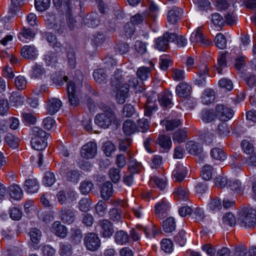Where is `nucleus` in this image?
<instances>
[{
	"label": "nucleus",
	"mask_w": 256,
	"mask_h": 256,
	"mask_svg": "<svg viewBox=\"0 0 256 256\" xmlns=\"http://www.w3.org/2000/svg\"><path fill=\"white\" fill-rule=\"evenodd\" d=\"M52 232L56 236L64 238L67 235L68 230L66 226L56 221L52 224Z\"/></svg>",
	"instance_id": "obj_24"
},
{
	"label": "nucleus",
	"mask_w": 256,
	"mask_h": 256,
	"mask_svg": "<svg viewBox=\"0 0 256 256\" xmlns=\"http://www.w3.org/2000/svg\"><path fill=\"white\" fill-rule=\"evenodd\" d=\"M150 71V68L141 66L138 68L136 76L142 80H145L149 77Z\"/></svg>",
	"instance_id": "obj_47"
},
{
	"label": "nucleus",
	"mask_w": 256,
	"mask_h": 256,
	"mask_svg": "<svg viewBox=\"0 0 256 256\" xmlns=\"http://www.w3.org/2000/svg\"><path fill=\"white\" fill-rule=\"evenodd\" d=\"M113 192V189L112 183L109 182H104L101 188L100 194L104 200H108L112 196Z\"/></svg>",
	"instance_id": "obj_25"
},
{
	"label": "nucleus",
	"mask_w": 256,
	"mask_h": 256,
	"mask_svg": "<svg viewBox=\"0 0 256 256\" xmlns=\"http://www.w3.org/2000/svg\"><path fill=\"white\" fill-rule=\"evenodd\" d=\"M164 124L166 126L167 130H172L174 128L178 127L180 124V120H168L164 122Z\"/></svg>",
	"instance_id": "obj_63"
},
{
	"label": "nucleus",
	"mask_w": 256,
	"mask_h": 256,
	"mask_svg": "<svg viewBox=\"0 0 256 256\" xmlns=\"http://www.w3.org/2000/svg\"><path fill=\"white\" fill-rule=\"evenodd\" d=\"M59 254L60 256H72V248L71 244L68 243H60Z\"/></svg>",
	"instance_id": "obj_41"
},
{
	"label": "nucleus",
	"mask_w": 256,
	"mask_h": 256,
	"mask_svg": "<svg viewBox=\"0 0 256 256\" xmlns=\"http://www.w3.org/2000/svg\"><path fill=\"white\" fill-rule=\"evenodd\" d=\"M46 139L32 138H31V146L36 150H42L47 146Z\"/></svg>",
	"instance_id": "obj_34"
},
{
	"label": "nucleus",
	"mask_w": 256,
	"mask_h": 256,
	"mask_svg": "<svg viewBox=\"0 0 256 256\" xmlns=\"http://www.w3.org/2000/svg\"><path fill=\"white\" fill-rule=\"evenodd\" d=\"M83 22L85 25L92 28L96 26L99 24L97 14L93 12L86 14L83 18Z\"/></svg>",
	"instance_id": "obj_27"
},
{
	"label": "nucleus",
	"mask_w": 256,
	"mask_h": 256,
	"mask_svg": "<svg viewBox=\"0 0 256 256\" xmlns=\"http://www.w3.org/2000/svg\"><path fill=\"white\" fill-rule=\"evenodd\" d=\"M84 242L86 248L92 252L98 250L101 244L98 235L94 232H89L86 234Z\"/></svg>",
	"instance_id": "obj_4"
},
{
	"label": "nucleus",
	"mask_w": 256,
	"mask_h": 256,
	"mask_svg": "<svg viewBox=\"0 0 256 256\" xmlns=\"http://www.w3.org/2000/svg\"><path fill=\"white\" fill-rule=\"evenodd\" d=\"M142 168V164L135 160L130 159L128 164V172L133 174L140 172Z\"/></svg>",
	"instance_id": "obj_56"
},
{
	"label": "nucleus",
	"mask_w": 256,
	"mask_h": 256,
	"mask_svg": "<svg viewBox=\"0 0 256 256\" xmlns=\"http://www.w3.org/2000/svg\"><path fill=\"white\" fill-rule=\"evenodd\" d=\"M30 135L31 138L35 137L40 138H48V135L46 132L38 126H34L32 128Z\"/></svg>",
	"instance_id": "obj_45"
},
{
	"label": "nucleus",
	"mask_w": 256,
	"mask_h": 256,
	"mask_svg": "<svg viewBox=\"0 0 256 256\" xmlns=\"http://www.w3.org/2000/svg\"><path fill=\"white\" fill-rule=\"evenodd\" d=\"M5 141L10 146L16 148L18 146L20 139L11 134H8L5 137Z\"/></svg>",
	"instance_id": "obj_44"
},
{
	"label": "nucleus",
	"mask_w": 256,
	"mask_h": 256,
	"mask_svg": "<svg viewBox=\"0 0 256 256\" xmlns=\"http://www.w3.org/2000/svg\"><path fill=\"white\" fill-rule=\"evenodd\" d=\"M238 224L245 228L256 226V210L249 208H243L239 212Z\"/></svg>",
	"instance_id": "obj_1"
},
{
	"label": "nucleus",
	"mask_w": 256,
	"mask_h": 256,
	"mask_svg": "<svg viewBox=\"0 0 256 256\" xmlns=\"http://www.w3.org/2000/svg\"><path fill=\"white\" fill-rule=\"evenodd\" d=\"M130 236L124 230H118L114 234V241L118 244L122 245L129 242Z\"/></svg>",
	"instance_id": "obj_30"
},
{
	"label": "nucleus",
	"mask_w": 256,
	"mask_h": 256,
	"mask_svg": "<svg viewBox=\"0 0 256 256\" xmlns=\"http://www.w3.org/2000/svg\"><path fill=\"white\" fill-rule=\"evenodd\" d=\"M100 226V232L104 238L110 237L114 232L112 224L108 220H100L98 222Z\"/></svg>",
	"instance_id": "obj_14"
},
{
	"label": "nucleus",
	"mask_w": 256,
	"mask_h": 256,
	"mask_svg": "<svg viewBox=\"0 0 256 256\" xmlns=\"http://www.w3.org/2000/svg\"><path fill=\"white\" fill-rule=\"evenodd\" d=\"M174 33L166 32L156 40L155 48L159 50L166 51L169 48V43L174 42Z\"/></svg>",
	"instance_id": "obj_5"
},
{
	"label": "nucleus",
	"mask_w": 256,
	"mask_h": 256,
	"mask_svg": "<svg viewBox=\"0 0 256 256\" xmlns=\"http://www.w3.org/2000/svg\"><path fill=\"white\" fill-rule=\"evenodd\" d=\"M21 55L26 58H34L36 55V48L33 46H26L21 50Z\"/></svg>",
	"instance_id": "obj_40"
},
{
	"label": "nucleus",
	"mask_w": 256,
	"mask_h": 256,
	"mask_svg": "<svg viewBox=\"0 0 256 256\" xmlns=\"http://www.w3.org/2000/svg\"><path fill=\"white\" fill-rule=\"evenodd\" d=\"M46 73V70L42 65L36 64L32 67V77L35 78H40Z\"/></svg>",
	"instance_id": "obj_42"
},
{
	"label": "nucleus",
	"mask_w": 256,
	"mask_h": 256,
	"mask_svg": "<svg viewBox=\"0 0 256 256\" xmlns=\"http://www.w3.org/2000/svg\"><path fill=\"white\" fill-rule=\"evenodd\" d=\"M190 40L192 43H200L204 46H208L212 43L210 40L204 36L200 28L192 34Z\"/></svg>",
	"instance_id": "obj_13"
},
{
	"label": "nucleus",
	"mask_w": 256,
	"mask_h": 256,
	"mask_svg": "<svg viewBox=\"0 0 256 256\" xmlns=\"http://www.w3.org/2000/svg\"><path fill=\"white\" fill-rule=\"evenodd\" d=\"M75 216V212L74 210L68 207L63 206L62 208L60 217L63 222L71 224L74 221Z\"/></svg>",
	"instance_id": "obj_15"
},
{
	"label": "nucleus",
	"mask_w": 256,
	"mask_h": 256,
	"mask_svg": "<svg viewBox=\"0 0 256 256\" xmlns=\"http://www.w3.org/2000/svg\"><path fill=\"white\" fill-rule=\"evenodd\" d=\"M116 118L114 113L106 112L96 115L94 122L96 124L104 128H108Z\"/></svg>",
	"instance_id": "obj_3"
},
{
	"label": "nucleus",
	"mask_w": 256,
	"mask_h": 256,
	"mask_svg": "<svg viewBox=\"0 0 256 256\" xmlns=\"http://www.w3.org/2000/svg\"><path fill=\"white\" fill-rule=\"evenodd\" d=\"M53 4L54 7L58 10H60L62 12L71 11L72 6L70 0H52Z\"/></svg>",
	"instance_id": "obj_23"
},
{
	"label": "nucleus",
	"mask_w": 256,
	"mask_h": 256,
	"mask_svg": "<svg viewBox=\"0 0 256 256\" xmlns=\"http://www.w3.org/2000/svg\"><path fill=\"white\" fill-rule=\"evenodd\" d=\"M50 2V0H35L34 5L38 10L44 12L49 8Z\"/></svg>",
	"instance_id": "obj_54"
},
{
	"label": "nucleus",
	"mask_w": 256,
	"mask_h": 256,
	"mask_svg": "<svg viewBox=\"0 0 256 256\" xmlns=\"http://www.w3.org/2000/svg\"><path fill=\"white\" fill-rule=\"evenodd\" d=\"M116 90V98L118 102L120 104H123L125 102L126 99L128 96L129 88L127 84L118 86Z\"/></svg>",
	"instance_id": "obj_12"
},
{
	"label": "nucleus",
	"mask_w": 256,
	"mask_h": 256,
	"mask_svg": "<svg viewBox=\"0 0 256 256\" xmlns=\"http://www.w3.org/2000/svg\"><path fill=\"white\" fill-rule=\"evenodd\" d=\"M191 86L185 82H180L176 88V94L183 98H188L190 94Z\"/></svg>",
	"instance_id": "obj_17"
},
{
	"label": "nucleus",
	"mask_w": 256,
	"mask_h": 256,
	"mask_svg": "<svg viewBox=\"0 0 256 256\" xmlns=\"http://www.w3.org/2000/svg\"><path fill=\"white\" fill-rule=\"evenodd\" d=\"M223 222L230 226H234L236 224V218L231 212L226 213L222 217Z\"/></svg>",
	"instance_id": "obj_57"
},
{
	"label": "nucleus",
	"mask_w": 256,
	"mask_h": 256,
	"mask_svg": "<svg viewBox=\"0 0 256 256\" xmlns=\"http://www.w3.org/2000/svg\"><path fill=\"white\" fill-rule=\"evenodd\" d=\"M182 13V10L178 7L171 9L168 14V22L172 24H176L181 18Z\"/></svg>",
	"instance_id": "obj_16"
},
{
	"label": "nucleus",
	"mask_w": 256,
	"mask_h": 256,
	"mask_svg": "<svg viewBox=\"0 0 256 256\" xmlns=\"http://www.w3.org/2000/svg\"><path fill=\"white\" fill-rule=\"evenodd\" d=\"M175 242L178 244L180 246H184L186 242V232L182 230L174 237Z\"/></svg>",
	"instance_id": "obj_60"
},
{
	"label": "nucleus",
	"mask_w": 256,
	"mask_h": 256,
	"mask_svg": "<svg viewBox=\"0 0 256 256\" xmlns=\"http://www.w3.org/2000/svg\"><path fill=\"white\" fill-rule=\"evenodd\" d=\"M228 52H220L218 53V64L215 65L214 66L218 72L220 74L222 73V68H226L227 66V62H226V54Z\"/></svg>",
	"instance_id": "obj_26"
},
{
	"label": "nucleus",
	"mask_w": 256,
	"mask_h": 256,
	"mask_svg": "<svg viewBox=\"0 0 256 256\" xmlns=\"http://www.w3.org/2000/svg\"><path fill=\"white\" fill-rule=\"evenodd\" d=\"M160 245L162 250L166 253H170L173 250L172 242L169 239H163Z\"/></svg>",
	"instance_id": "obj_61"
},
{
	"label": "nucleus",
	"mask_w": 256,
	"mask_h": 256,
	"mask_svg": "<svg viewBox=\"0 0 256 256\" xmlns=\"http://www.w3.org/2000/svg\"><path fill=\"white\" fill-rule=\"evenodd\" d=\"M212 166L209 164H206L202 168L201 172L202 178L206 180H210L212 177Z\"/></svg>",
	"instance_id": "obj_53"
},
{
	"label": "nucleus",
	"mask_w": 256,
	"mask_h": 256,
	"mask_svg": "<svg viewBox=\"0 0 256 256\" xmlns=\"http://www.w3.org/2000/svg\"><path fill=\"white\" fill-rule=\"evenodd\" d=\"M82 231L78 228L72 230V234L70 236L71 242L74 244L80 243L82 238Z\"/></svg>",
	"instance_id": "obj_59"
},
{
	"label": "nucleus",
	"mask_w": 256,
	"mask_h": 256,
	"mask_svg": "<svg viewBox=\"0 0 256 256\" xmlns=\"http://www.w3.org/2000/svg\"><path fill=\"white\" fill-rule=\"evenodd\" d=\"M162 226L164 231L166 233H170L176 230V222L172 217H169L162 222Z\"/></svg>",
	"instance_id": "obj_32"
},
{
	"label": "nucleus",
	"mask_w": 256,
	"mask_h": 256,
	"mask_svg": "<svg viewBox=\"0 0 256 256\" xmlns=\"http://www.w3.org/2000/svg\"><path fill=\"white\" fill-rule=\"evenodd\" d=\"M216 46L220 49H224L226 48V40L225 36L221 33H218L214 38Z\"/></svg>",
	"instance_id": "obj_48"
},
{
	"label": "nucleus",
	"mask_w": 256,
	"mask_h": 256,
	"mask_svg": "<svg viewBox=\"0 0 256 256\" xmlns=\"http://www.w3.org/2000/svg\"><path fill=\"white\" fill-rule=\"evenodd\" d=\"M56 181V178L53 172L48 171L44 174L42 179V183L47 186H52Z\"/></svg>",
	"instance_id": "obj_50"
},
{
	"label": "nucleus",
	"mask_w": 256,
	"mask_h": 256,
	"mask_svg": "<svg viewBox=\"0 0 256 256\" xmlns=\"http://www.w3.org/2000/svg\"><path fill=\"white\" fill-rule=\"evenodd\" d=\"M158 11V6L154 3L151 2L148 10L142 14H136L130 18V22L134 25L142 24L144 20L146 22L154 21L156 17Z\"/></svg>",
	"instance_id": "obj_2"
},
{
	"label": "nucleus",
	"mask_w": 256,
	"mask_h": 256,
	"mask_svg": "<svg viewBox=\"0 0 256 256\" xmlns=\"http://www.w3.org/2000/svg\"><path fill=\"white\" fill-rule=\"evenodd\" d=\"M156 142L164 152H168L172 147V142L171 138L169 136L160 135L158 138Z\"/></svg>",
	"instance_id": "obj_22"
},
{
	"label": "nucleus",
	"mask_w": 256,
	"mask_h": 256,
	"mask_svg": "<svg viewBox=\"0 0 256 256\" xmlns=\"http://www.w3.org/2000/svg\"><path fill=\"white\" fill-rule=\"evenodd\" d=\"M187 137L186 132L183 130L176 131L173 136L172 139L174 142L178 143L184 142Z\"/></svg>",
	"instance_id": "obj_51"
},
{
	"label": "nucleus",
	"mask_w": 256,
	"mask_h": 256,
	"mask_svg": "<svg viewBox=\"0 0 256 256\" xmlns=\"http://www.w3.org/2000/svg\"><path fill=\"white\" fill-rule=\"evenodd\" d=\"M96 212L100 216H103L106 212L107 205L105 202L100 200L95 206Z\"/></svg>",
	"instance_id": "obj_52"
},
{
	"label": "nucleus",
	"mask_w": 256,
	"mask_h": 256,
	"mask_svg": "<svg viewBox=\"0 0 256 256\" xmlns=\"http://www.w3.org/2000/svg\"><path fill=\"white\" fill-rule=\"evenodd\" d=\"M68 102L73 107L78 106L80 104V99L76 94V84L72 81H69L66 86Z\"/></svg>",
	"instance_id": "obj_7"
},
{
	"label": "nucleus",
	"mask_w": 256,
	"mask_h": 256,
	"mask_svg": "<svg viewBox=\"0 0 256 256\" xmlns=\"http://www.w3.org/2000/svg\"><path fill=\"white\" fill-rule=\"evenodd\" d=\"M157 110L156 104L151 101L150 98L147 100L146 104L144 106V116H152V112Z\"/></svg>",
	"instance_id": "obj_55"
},
{
	"label": "nucleus",
	"mask_w": 256,
	"mask_h": 256,
	"mask_svg": "<svg viewBox=\"0 0 256 256\" xmlns=\"http://www.w3.org/2000/svg\"><path fill=\"white\" fill-rule=\"evenodd\" d=\"M11 6L9 9V12L12 16L16 14L20 8L23 4L22 0H11Z\"/></svg>",
	"instance_id": "obj_62"
},
{
	"label": "nucleus",
	"mask_w": 256,
	"mask_h": 256,
	"mask_svg": "<svg viewBox=\"0 0 256 256\" xmlns=\"http://www.w3.org/2000/svg\"><path fill=\"white\" fill-rule=\"evenodd\" d=\"M93 77L95 81L100 84H105L108 82V76L102 68L94 70Z\"/></svg>",
	"instance_id": "obj_28"
},
{
	"label": "nucleus",
	"mask_w": 256,
	"mask_h": 256,
	"mask_svg": "<svg viewBox=\"0 0 256 256\" xmlns=\"http://www.w3.org/2000/svg\"><path fill=\"white\" fill-rule=\"evenodd\" d=\"M136 124L130 120H126L122 126V130L124 134L127 136H130L137 131Z\"/></svg>",
	"instance_id": "obj_29"
},
{
	"label": "nucleus",
	"mask_w": 256,
	"mask_h": 256,
	"mask_svg": "<svg viewBox=\"0 0 256 256\" xmlns=\"http://www.w3.org/2000/svg\"><path fill=\"white\" fill-rule=\"evenodd\" d=\"M186 148L188 152L196 157V160L198 162L202 161L204 158L202 146L194 141H189L186 144Z\"/></svg>",
	"instance_id": "obj_6"
},
{
	"label": "nucleus",
	"mask_w": 256,
	"mask_h": 256,
	"mask_svg": "<svg viewBox=\"0 0 256 256\" xmlns=\"http://www.w3.org/2000/svg\"><path fill=\"white\" fill-rule=\"evenodd\" d=\"M128 84H127V86L131 87L133 88L135 92H142L144 90L142 87V82L139 81L134 76L130 77L128 79Z\"/></svg>",
	"instance_id": "obj_31"
},
{
	"label": "nucleus",
	"mask_w": 256,
	"mask_h": 256,
	"mask_svg": "<svg viewBox=\"0 0 256 256\" xmlns=\"http://www.w3.org/2000/svg\"><path fill=\"white\" fill-rule=\"evenodd\" d=\"M137 131L146 132L150 128V122L148 119L142 118L137 121Z\"/></svg>",
	"instance_id": "obj_46"
},
{
	"label": "nucleus",
	"mask_w": 256,
	"mask_h": 256,
	"mask_svg": "<svg viewBox=\"0 0 256 256\" xmlns=\"http://www.w3.org/2000/svg\"><path fill=\"white\" fill-rule=\"evenodd\" d=\"M155 216L156 218L160 220L168 216L170 210V206L168 202L162 200L155 205Z\"/></svg>",
	"instance_id": "obj_11"
},
{
	"label": "nucleus",
	"mask_w": 256,
	"mask_h": 256,
	"mask_svg": "<svg viewBox=\"0 0 256 256\" xmlns=\"http://www.w3.org/2000/svg\"><path fill=\"white\" fill-rule=\"evenodd\" d=\"M143 232L146 234V237L150 238V234L146 228H142L140 226H137L136 228H132L130 231V236L134 240L137 241L140 239V235Z\"/></svg>",
	"instance_id": "obj_38"
},
{
	"label": "nucleus",
	"mask_w": 256,
	"mask_h": 256,
	"mask_svg": "<svg viewBox=\"0 0 256 256\" xmlns=\"http://www.w3.org/2000/svg\"><path fill=\"white\" fill-rule=\"evenodd\" d=\"M96 152V144L93 142H90L82 146L80 150V155L84 158L90 159L94 158Z\"/></svg>",
	"instance_id": "obj_8"
},
{
	"label": "nucleus",
	"mask_w": 256,
	"mask_h": 256,
	"mask_svg": "<svg viewBox=\"0 0 256 256\" xmlns=\"http://www.w3.org/2000/svg\"><path fill=\"white\" fill-rule=\"evenodd\" d=\"M172 94L169 91H166L158 96V102L164 107H167L172 104Z\"/></svg>",
	"instance_id": "obj_33"
},
{
	"label": "nucleus",
	"mask_w": 256,
	"mask_h": 256,
	"mask_svg": "<svg viewBox=\"0 0 256 256\" xmlns=\"http://www.w3.org/2000/svg\"><path fill=\"white\" fill-rule=\"evenodd\" d=\"M216 116L222 121H227L230 119L234 114L233 110L224 104H218L216 108Z\"/></svg>",
	"instance_id": "obj_9"
},
{
	"label": "nucleus",
	"mask_w": 256,
	"mask_h": 256,
	"mask_svg": "<svg viewBox=\"0 0 256 256\" xmlns=\"http://www.w3.org/2000/svg\"><path fill=\"white\" fill-rule=\"evenodd\" d=\"M187 174L186 168L180 164H178L176 168L173 170L172 176L176 182L182 181Z\"/></svg>",
	"instance_id": "obj_20"
},
{
	"label": "nucleus",
	"mask_w": 256,
	"mask_h": 256,
	"mask_svg": "<svg viewBox=\"0 0 256 256\" xmlns=\"http://www.w3.org/2000/svg\"><path fill=\"white\" fill-rule=\"evenodd\" d=\"M34 36L35 33L32 29L24 27L20 32L18 38L20 40H23L22 37L25 39L31 40Z\"/></svg>",
	"instance_id": "obj_49"
},
{
	"label": "nucleus",
	"mask_w": 256,
	"mask_h": 256,
	"mask_svg": "<svg viewBox=\"0 0 256 256\" xmlns=\"http://www.w3.org/2000/svg\"><path fill=\"white\" fill-rule=\"evenodd\" d=\"M9 194L12 198L16 200L20 199L23 195L22 188L16 184H13L9 187Z\"/></svg>",
	"instance_id": "obj_36"
},
{
	"label": "nucleus",
	"mask_w": 256,
	"mask_h": 256,
	"mask_svg": "<svg viewBox=\"0 0 256 256\" xmlns=\"http://www.w3.org/2000/svg\"><path fill=\"white\" fill-rule=\"evenodd\" d=\"M108 215L110 218L114 222H121L123 216L122 210L114 208L110 210Z\"/></svg>",
	"instance_id": "obj_37"
},
{
	"label": "nucleus",
	"mask_w": 256,
	"mask_h": 256,
	"mask_svg": "<svg viewBox=\"0 0 256 256\" xmlns=\"http://www.w3.org/2000/svg\"><path fill=\"white\" fill-rule=\"evenodd\" d=\"M63 174L66 181L74 184L78 182L80 176V171L77 170L68 169L66 171L64 172Z\"/></svg>",
	"instance_id": "obj_21"
},
{
	"label": "nucleus",
	"mask_w": 256,
	"mask_h": 256,
	"mask_svg": "<svg viewBox=\"0 0 256 256\" xmlns=\"http://www.w3.org/2000/svg\"><path fill=\"white\" fill-rule=\"evenodd\" d=\"M124 82V78L122 71L120 70H116L114 74L110 78V82L112 86L117 87L118 86L122 85Z\"/></svg>",
	"instance_id": "obj_39"
},
{
	"label": "nucleus",
	"mask_w": 256,
	"mask_h": 256,
	"mask_svg": "<svg viewBox=\"0 0 256 256\" xmlns=\"http://www.w3.org/2000/svg\"><path fill=\"white\" fill-rule=\"evenodd\" d=\"M212 21L215 26L220 28L224 26L225 22L223 17L218 13L212 15Z\"/></svg>",
	"instance_id": "obj_64"
},
{
	"label": "nucleus",
	"mask_w": 256,
	"mask_h": 256,
	"mask_svg": "<svg viewBox=\"0 0 256 256\" xmlns=\"http://www.w3.org/2000/svg\"><path fill=\"white\" fill-rule=\"evenodd\" d=\"M40 188V184L36 178H29L25 180L24 188L28 193L37 192Z\"/></svg>",
	"instance_id": "obj_18"
},
{
	"label": "nucleus",
	"mask_w": 256,
	"mask_h": 256,
	"mask_svg": "<svg viewBox=\"0 0 256 256\" xmlns=\"http://www.w3.org/2000/svg\"><path fill=\"white\" fill-rule=\"evenodd\" d=\"M150 183L151 184H155L156 186L161 190H164L166 186V182L165 180L160 178L157 176L152 178L150 180Z\"/></svg>",
	"instance_id": "obj_58"
},
{
	"label": "nucleus",
	"mask_w": 256,
	"mask_h": 256,
	"mask_svg": "<svg viewBox=\"0 0 256 256\" xmlns=\"http://www.w3.org/2000/svg\"><path fill=\"white\" fill-rule=\"evenodd\" d=\"M29 235L30 240V248L34 250H38L40 247L39 244L42 237L41 231L37 228H32L30 230Z\"/></svg>",
	"instance_id": "obj_10"
},
{
	"label": "nucleus",
	"mask_w": 256,
	"mask_h": 256,
	"mask_svg": "<svg viewBox=\"0 0 256 256\" xmlns=\"http://www.w3.org/2000/svg\"><path fill=\"white\" fill-rule=\"evenodd\" d=\"M62 106L61 100L57 98H50L47 104V110L50 115H54L57 112Z\"/></svg>",
	"instance_id": "obj_19"
},
{
	"label": "nucleus",
	"mask_w": 256,
	"mask_h": 256,
	"mask_svg": "<svg viewBox=\"0 0 256 256\" xmlns=\"http://www.w3.org/2000/svg\"><path fill=\"white\" fill-rule=\"evenodd\" d=\"M210 155L213 158L220 160H224L226 157L224 151L218 148H214L211 150Z\"/></svg>",
	"instance_id": "obj_43"
},
{
	"label": "nucleus",
	"mask_w": 256,
	"mask_h": 256,
	"mask_svg": "<svg viewBox=\"0 0 256 256\" xmlns=\"http://www.w3.org/2000/svg\"><path fill=\"white\" fill-rule=\"evenodd\" d=\"M215 99V92L211 88H206L204 90L202 97V100L204 104H208L213 102Z\"/></svg>",
	"instance_id": "obj_35"
}]
</instances>
